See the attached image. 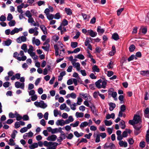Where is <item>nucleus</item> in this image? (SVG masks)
Instances as JSON below:
<instances>
[{
	"mask_svg": "<svg viewBox=\"0 0 149 149\" xmlns=\"http://www.w3.org/2000/svg\"><path fill=\"white\" fill-rule=\"evenodd\" d=\"M134 134L136 135H137L141 132L140 129L141 127V124H139L138 125L134 126Z\"/></svg>",
	"mask_w": 149,
	"mask_h": 149,
	"instance_id": "nucleus-1",
	"label": "nucleus"
},
{
	"mask_svg": "<svg viewBox=\"0 0 149 149\" xmlns=\"http://www.w3.org/2000/svg\"><path fill=\"white\" fill-rule=\"evenodd\" d=\"M15 87L17 88H20L24 90V83H21L19 81H16L15 84Z\"/></svg>",
	"mask_w": 149,
	"mask_h": 149,
	"instance_id": "nucleus-2",
	"label": "nucleus"
},
{
	"mask_svg": "<svg viewBox=\"0 0 149 149\" xmlns=\"http://www.w3.org/2000/svg\"><path fill=\"white\" fill-rule=\"evenodd\" d=\"M115 148V145L112 143H110L109 144L108 143H106L104 145V149H112Z\"/></svg>",
	"mask_w": 149,
	"mask_h": 149,
	"instance_id": "nucleus-3",
	"label": "nucleus"
},
{
	"mask_svg": "<svg viewBox=\"0 0 149 149\" xmlns=\"http://www.w3.org/2000/svg\"><path fill=\"white\" fill-rule=\"evenodd\" d=\"M26 38L24 36H20L16 39V41L18 43H21L22 42L26 41Z\"/></svg>",
	"mask_w": 149,
	"mask_h": 149,
	"instance_id": "nucleus-4",
	"label": "nucleus"
},
{
	"mask_svg": "<svg viewBox=\"0 0 149 149\" xmlns=\"http://www.w3.org/2000/svg\"><path fill=\"white\" fill-rule=\"evenodd\" d=\"M22 30V28H20L19 29L15 28L10 33L11 35H13L16 33H18L19 31H21Z\"/></svg>",
	"mask_w": 149,
	"mask_h": 149,
	"instance_id": "nucleus-5",
	"label": "nucleus"
},
{
	"mask_svg": "<svg viewBox=\"0 0 149 149\" xmlns=\"http://www.w3.org/2000/svg\"><path fill=\"white\" fill-rule=\"evenodd\" d=\"M73 67L74 68H76L77 70L78 71H80L81 68L80 67V64L78 62L74 63L72 62V63Z\"/></svg>",
	"mask_w": 149,
	"mask_h": 149,
	"instance_id": "nucleus-6",
	"label": "nucleus"
},
{
	"mask_svg": "<svg viewBox=\"0 0 149 149\" xmlns=\"http://www.w3.org/2000/svg\"><path fill=\"white\" fill-rule=\"evenodd\" d=\"M133 120L134 121L136 124L139 123L141 121L140 116L139 115H134Z\"/></svg>",
	"mask_w": 149,
	"mask_h": 149,
	"instance_id": "nucleus-7",
	"label": "nucleus"
},
{
	"mask_svg": "<svg viewBox=\"0 0 149 149\" xmlns=\"http://www.w3.org/2000/svg\"><path fill=\"white\" fill-rule=\"evenodd\" d=\"M57 137L56 135L53 134L51 136H49L47 139L49 141H55L57 139Z\"/></svg>",
	"mask_w": 149,
	"mask_h": 149,
	"instance_id": "nucleus-8",
	"label": "nucleus"
},
{
	"mask_svg": "<svg viewBox=\"0 0 149 149\" xmlns=\"http://www.w3.org/2000/svg\"><path fill=\"white\" fill-rule=\"evenodd\" d=\"M88 33L92 37H94L97 35V33L94 31L92 30H88Z\"/></svg>",
	"mask_w": 149,
	"mask_h": 149,
	"instance_id": "nucleus-9",
	"label": "nucleus"
},
{
	"mask_svg": "<svg viewBox=\"0 0 149 149\" xmlns=\"http://www.w3.org/2000/svg\"><path fill=\"white\" fill-rule=\"evenodd\" d=\"M79 95L81 97L83 96L84 97V99L86 100H87L88 98H90L91 96L90 95L87 93L84 94L83 93H79Z\"/></svg>",
	"mask_w": 149,
	"mask_h": 149,
	"instance_id": "nucleus-10",
	"label": "nucleus"
},
{
	"mask_svg": "<svg viewBox=\"0 0 149 149\" xmlns=\"http://www.w3.org/2000/svg\"><path fill=\"white\" fill-rule=\"evenodd\" d=\"M76 95L75 93H72L70 94H67L66 96V97L67 98L71 97L72 98L74 99L76 98Z\"/></svg>",
	"mask_w": 149,
	"mask_h": 149,
	"instance_id": "nucleus-11",
	"label": "nucleus"
},
{
	"mask_svg": "<svg viewBox=\"0 0 149 149\" xmlns=\"http://www.w3.org/2000/svg\"><path fill=\"white\" fill-rule=\"evenodd\" d=\"M56 124L57 126H63L64 125V120L63 119L58 120L56 122Z\"/></svg>",
	"mask_w": 149,
	"mask_h": 149,
	"instance_id": "nucleus-12",
	"label": "nucleus"
},
{
	"mask_svg": "<svg viewBox=\"0 0 149 149\" xmlns=\"http://www.w3.org/2000/svg\"><path fill=\"white\" fill-rule=\"evenodd\" d=\"M12 43V40L10 39H8L6 41H4L2 43L3 45L4 46H9Z\"/></svg>",
	"mask_w": 149,
	"mask_h": 149,
	"instance_id": "nucleus-13",
	"label": "nucleus"
},
{
	"mask_svg": "<svg viewBox=\"0 0 149 149\" xmlns=\"http://www.w3.org/2000/svg\"><path fill=\"white\" fill-rule=\"evenodd\" d=\"M119 144L120 147H126L127 146V142L123 141H120L119 142Z\"/></svg>",
	"mask_w": 149,
	"mask_h": 149,
	"instance_id": "nucleus-14",
	"label": "nucleus"
},
{
	"mask_svg": "<svg viewBox=\"0 0 149 149\" xmlns=\"http://www.w3.org/2000/svg\"><path fill=\"white\" fill-rule=\"evenodd\" d=\"M58 144L56 142H53V145L52 146H49L47 148V149H56V147Z\"/></svg>",
	"mask_w": 149,
	"mask_h": 149,
	"instance_id": "nucleus-15",
	"label": "nucleus"
},
{
	"mask_svg": "<svg viewBox=\"0 0 149 149\" xmlns=\"http://www.w3.org/2000/svg\"><path fill=\"white\" fill-rule=\"evenodd\" d=\"M47 107V105L44 103L42 100L40 101V102L39 107L43 109H45Z\"/></svg>",
	"mask_w": 149,
	"mask_h": 149,
	"instance_id": "nucleus-16",
	"label": "nucleus"
},
{
	"mask_svg": "<svg viewBox=\"0 0 149 149\" xmlns=\"http://www.w3.org/2000/svg\"><path fill=\"white\" fill-rule=\"evenodd\" d=\"M109 110L110 111H112L115 108L116 105V104L110 102L109 104Z\"/></svg>",
	"mask_w": 149,
	"mask_h": 149,
	"instance_id": "nucleus-17",
	"label": "nucleus"
},
{
	"mask_svg": "<svg viewBox=\"0 0 149 149\" xmlns=\"http://www.w3.org/2000/svg\"><path fill=\"white\" fill-rule=\"evenodd\" d=\"M32 42L33 43H35L37 46H39L40 44V41L38 39H35V37H33L32 39Z\"/></svg>",
	"mask_w": 149,
	"mask_h": 149,
	"instance_id": "nucleus-18",
	"label": "nucleus"
},
{
	"mask_svg": "<svg viewBox=\"0 0 149 149\" xmlns=\"http://www.w3.org/2000/svg\"><path fill=\"white\" fill-rule=\"evenodd\" d=\"M102 80L100 79L95 82V85L96 87L98 88H101V84L102 83Z\"/></svg>",
	"mask_w": 149,
	"mask_h": 149,
	"instance_id": "nucleus-19",
	"label": "nucleus"
},
{
	"mask_svg": "<svg viewBox=\"0 0 149 149\" xmlns=\"http://www.w3.org/2000/svg\"><path fill=\"white\" fill-rule=\"evenodd\" d=\"M40 27L43 31L44 34L45 35L47 34L46 28L45 26L43 25H41L40 26Z\"/></svg>",
	"mask_w": 149,
	"mask_h": 149,
	"instance_id": "nucleus-20",
	"label": "nucleus"
},
{
	"mask_svg": "<svg viewBox=\"0 0 149 149\" xmlns=\"http://www.w3.org/2000/svg\"><path fill=\"white\" fill-rule=\"evenodd\" d=\"M144 114L145 117L149 118V108H146L144 111Z\"/></svg>",
	"mask_w": 149,
	"mask_h": 149,
	"instance_id": "nucleus-21",
	"label": "nucleus"
},
{
	"mask_svg": "<svg viewBox=\"0 0 149 149\" xmlns=\"http://www.w3.org/2000/svg\"><path fill=\"white\" fill-rule=\"evenodd\" d=\"M33 47L32 45H30L29 46V49L27 50V52L30 55L34 53L33 52Z\"/></svg>",
	"mask_w": 149,
	"mask_h": 149,
	"instance_id": "nucleus-22",
	"label": "nucleus"
},
{
	"mask_svg": "<svg viewBox=\"0 0 149 149\" xmlns=\"http://www.w3.org/2000/svg\"><path fill=\"white\" fill-rule=\"evenodd\" d=\"M112 38L113 39L115 40H117L119 38V36L117 33H114L112 35Z\"/></svg>",
	"mask_w": 149,
	"mask_h": 149,
	"instance_id": "nucleus-23",
	"label": "nucleus"
},
{
	"mask_svg": "<svg viewBox=\"0 0 149 149\" xmlns=\"http://www.w3.org/2000/svg\"><path fill=\"white\" fill-rule=\"evenodd\" d=\"M53 142H48L47 141H45L43 143V145L45 146L48 147L49 146H52L53 145Z\"/></svg>",
	"mask_w": 149,
	"mask_h": 149,
	"instance_id": "nucleus-24",
	"label": "nucleus"
},
{
	"mask_svg": "<svg viewBox=\"0 0 149 149\" xmlns=\"http://www.w3.org/2000/svg\"><path fill=\"white\" fill-rule=\"evenodd\" d=\"M66 137V135L64 136H61L60 135V136L58 137L57 139V141L58 142H60L62 141L63 139H65Z\"/></svg>",
	"mask_w": 149,
	"mask_h": 149,
	"instance_id": "nucleus-25",
	"label": "nucleus"
},
{
	"mask_svg": "<svg viewBox=\"0 0 149 149\" xmlns=\"http://www.w3.org/2000/svg\"><path fill=\"white\" fill-rule=\"evenodd\" d=\"M84 114L83 113L77 112L75 114V116L77 118H82L84 116Z\"/></svg>",
	"mask_w": 149,
	"mask_h": 149,
	"instance_id": "nucleus-26",
	"label": "nucleus"
},
{
	"mask_svg": "<svg viewBox=\"0 0 149 149\" xmlns=\"http://www.w3.org/2000/svg\"><path fill=\"white\" fill-rule=\"evenodd\" d=\"M93 72H99L100 69L96 65H94L92 68Z\"/></svg>",
	"mask_w": 149,
	"mask_h": 149,
	"instance_id": "nucleus-27",
	"label": "nucleus"
},
{
	"mask_svg": "<svg viewBox=\"0 0 149 149\" xmlns=\"http://www.w3.org/2000/svg\"><path fill=\"white\" fill-rule=\"evenodd\" d=\"M65 10L66 13L68 15H70L72 14V11L69 8H65Z\"/></svg>",
	"mask_w": 149,
	"mask_h": 149,
	"instance_id": "nucleus-28",
	"label": "nucleus"
},
{
	"mask_svg": "<svg viewBox=\"0 0 149 149\" xmlns=\"http://www.w3.org/2000/svg\"><path fill=\"white\" fill-rule=\"evenodd\" d=\"M89 125V123L85 121L84 122H82L81 123L80 127V128L84 127H86L87 125Z\"/></svg>",
	"mask_w": 149,
	"mask_h": 149,
	"instance_id": "nucleus-29",
	"label": "nucleus"
},
{
	"mask_svg": "<svg viewBox=\"0 0 149 149\" xmlns=\"http://www.w3.org/2000/svg\"><path fill=\"white\" fill-rule=\"evenodd\" d=\"M105 125L107 126H109L112 124V122L111 120H104Z\"/></svg>",
	"mask_w": 149,
	"mask_h": 149,
	"instance_id": "nucleus-30",
	"label": "nucleus"
},
{
	"mask_svg": "<svg viewBox=\"0 0 149 149\" xmlns=\"http://www.w3.org/2000/svg\"><path fill=\"white\" fill-rule=\"evenodd\" d=\"M27 45L25 44H23L21 47L22 49L24 50L25 52H26L27 51Z\"/></svg>",
	"mask_w": 149,
	"mask_h": 149,
	"instance_id": "nucleus-31",
	"label": "nucleus"
},
{
	"mask_svg": "<svg viewBox=\"0 0 149 149\" xmlns=\"http://www.w3.org/2000/svg\"><path fill=\"white\" fill-rule=\"evenodd\" d=\"M74 133L75 136L77 138L79 137L82 136L83 134V133L81 132L80 133H79L77 131L74 132Z\"/></svg>",
	"mask_w": 149,
	"mask_h": 149,
	"instance_id": "nucleus-32",
	"label": "nucleus"
},
{
	"mask_svg": "<svg viewBox=\"0 0 149 149\" xmlns=\"http://www.w3.org/2000/svg\"><path fill=\"white\" fill-rule=\"evenodd\" d=\"M110 92H111V96L114 98L115 100H117V98H116L117 95V93L115 91L112 92L110 91Z\"/></svg>",
	"mask_w": 149,
	"mask_h": 149,
	"instance_id": "nucleus-33",
	"label": "nucleus"
},
{
	"mask_svg": "<svg viewBox=\"0 0 149 149\" xmlns=\"http://www.w3.org/2000/svg\"><path fill=\"white\" fill-rule=\"evenodd\" d=\"M120 125L122 129H125L126 127L125 122L123 120H121L120 123Z\"/></svg>",
	"mask_w": 149,
	"mask_h": 149,
	"instance_id": "nucleus-34",
	"label": "nucleus"
},
{
	"mask_svg": "<svg viewBox=\"0 0 149 149\" xmlns=\"http://www.w3.org/2000/svg\"><path fill=\"white\" fill-rule=\"evenodd\" d=\"M66 102L68 105L70 106L71 109H75V108L72 107V105H75V104H71V102L70 100L68 99L67 100H66Z\"/></svg>",
	"mask_w": 149,
	"mask_h": 149,
	"instance_id": "nucleus-35",
	"label": "nucleus"
},
{
	"mask_svg": "<svg viewBox=\"0 0 149 149\" xmlns=\"http://www.w3.org/2000/svg\"><path fill=\"white\" fill-rule=\"evenodd\" d=\"M97 31L99 33H101L102 34L104 32V29H101L100 26H99L97 28Z\"/></svg>",
	"mask_w": 149,
	"mask_h": 149,
	"instance_id": "nucleus-36",
	"label": "nucleus"
},
{
	"mask_svg": "<svg viewBox=\"0 0 149 149\" xmlns=\"http://www.w3.org/2000/svg\"><path fill=\"white\" fill-rule=\"evenodd\" d=\"M46 15L47 19L49 20H52L54 18V15L52 14H49Z\"/></svg>",
	"mask_w": 149,
	"mask_h": 149,
	"instance_id": "nucleus-37",
	"label": "nucleus"
},
{
	"mask_svg": "<svg viewBox=\"0 0 149 149\" xmlns=\"http://www.w3.org/2000/svg\"><path fill=\"white\" fill-rule=\"evenodd\" d=\"M38 146V143H34L32 145L29 146L30 148H37Z\"/></svg>",
	"mask_w": 149,
	"mask_h": 149,
	"instance_id": "nucleus-38",
	"label": "nucleus"
},
{
	"mask_svg": "<svg viewBox=\"0 0 149 149\" xmlns=\"http://www.w3.org/2000/svg\"><path fill=\"white\" fill-rule=\"evenodd\" d=\"M148 73H149V71L148 70L146 71L142 70L140 71V74L143 76H146V74H148Z\"/></svg>",
	"mask_w": 149,
	"mask_h": 149,
	"instance_id": "nucleus-39",
	"label": "nucleus"
},
{
	"mask_svg": "<svg viewBox=\"0 0 149 149\" xmlns=\"http://www.w3.org/2000/svg\"><path fill=\"white\" fill-rule=\"evenodd\" d=\"M78 43L77 42H72L71 43V46L72 48H75L77 46Z\"/></svg>",
	"mask_w": 149,
	"mask_h": 149,
	"instance_id": "nucleus-40",
	"label": "nucleus"
},
{
	"mask_svg": "<svg viewBox=\"0 0 149 149\" xmlns=\"http://www.w3.org/2000/svg\"><path fill=\"white\" fill-rule=\"evenodd\" d=\"M75 58H77L81 60L84 59V56L81 54H79L77 56H75Z\"/></svg>",
	"mask_w": 149,
	"mask_h": 149,
	"instance_id": "nucleus-41",
	"label": "nucleus"
},
{
	"mask_svg": "<svg viewBox=\"0 0 149 149\" xmlns=\"http://www.w3.org/2000/svg\"><path fill=\"white\" fill-rule=\"evenodd\" d=\"M82 101L83 100L82 99V98L80 97H79L77 98V102L75 103L77 104H77L78 105H80L81 104Z\"/></svg>",
	"mask_w": 149,
	"mask_h": 149,
	"instance_id": "nucleus-42",
	"label": "nucleus"
},
{
	"mask_svg": "<svg viewBox=\"0 0 149 149\" xmlns=\"http://www.w3.org/2000/svg\"><path fill=\"white\" fill-rule=\"evenodd\" d=\"M92 38H89L88 37L86 38V41L85 42V45L86 46H87L89 44H90L89 43L90 42V40H91Z\"/></svg>",
	"mask_w": 149,
	"mask_h": 149,
	"instance_id": "nucleus-43",
	"label": "nucleus"
},
{
	"mask_svg": "<svg viewBox=\"0 0 149 149\" xmlns=\"http://www.w3.org/2000/svg\"><path fill=\"white\" fill-rule=\"evenodd\" d=\"M42 48L45 50L46 51H48L49 50V44H47L45 46H42Z\"/></svg>",
	"mask_w": 149,
	"mask_h": 149,
	"instance_id": "nucleus-44",
	"label": "nucleus"
},
{
	"mask_svg": "<svg viewBox=\"0 0 149 149\" xmlns=\"http://www.w3.org/2000/svg\"><path fill=\"white\" fill-rule=\"evenodd\" d=\"M135 47L134 45H132L129 47V51L131 52H133L135 49Z\"/></svg>",
	"mask_w": 149,
	"mask_h": 149,
	"instance_id": "nucleus-45",
	"label": "nucleus"
},
{
	"mask_svg": "<svg viewBox=\"0 0 149 149\" xmlns=\"http://www.w3.org/2000/svg\"><path fill=\"white\" fill-rule=\"evenodd\" d=\"M101 83L102 84V85H101V88H105L107 84L106 81H102V83Z\"/></svg>",
	"mask_w": 149,
	"mask_h": 149,
	"instance_id": "nucleus-46",
	"label": "nucleus"
},
{
	"mask_svg": "<svg viewBox=\"0 0 149 149\" xmlns=\"http://www.w3.org/2000/svg\"><path fill=\"white\" fill-rule=\"evenodd\" d=\"M79 124V121H76L74 123H71L70 124V126L73 127H77Z\"/></svg>",
	"mask_w": 149,
	"mask_h": 149,
	"instance_id": "nucleus-47",
	"label": "nucleus"
},
{
	"mask_svg": "<svg viewBox=\"0 0 149 149\" xmlns=\"http://www.w3.org/2000/svg\"><path fill=\"white\" fill-rule=\"evenodd\" d=\"M8 144L11 146H14L15 145V143L14 142V140L13 139H10Z\"/></svg>",
	"mask_w": 149,
	"mask_h": 149,
	"instance_id": "nucleus-48",
	"label": "nucleus"
},
{
	"mask_svg": "<svg viewBox=\"0 0 149 149\" xmlns=\"http://www.w3.org/2000/svg\"><path fill=\"white\" fill-rule=\"evenodd\" d=\"M124 96L123 95H120L119 96L118 99L120 101L121 104H123L124 103L123 101Z\"/></svg>",
	"mask_w": 149,
	"mask_h": 149,
	"instance_id": "nucleus-49",
	"label": "nucleus"
},
{
	"mask_svg": "<svg viewBox=\"0 0 149 149\" xmlns=\"http://www.w3.org/2000/svg\"><path fill=\"white\" fill-rule=\"evenodd\" d=\"M8 23V24L9 26H14L15 24V20H11Z\"/></svg>",
	"mask_w": 149,
	"mask_h": 149,
	"instance_id": "nucleus-50",
	"label": "nucleus"
},
{
	"mask_svg": "<svg viewBox=\"0 0 149 149\" xmlns=\"http://www.w3.org/2000/svg\"><path fill=\"white\" fill-rule=\"evenodd\" d=\"M25 14L26 16L28 17V18L31 17H32V14L30 11L29 10L26 11Z\"/></svg>",
	"mask_w": 149,
	"mask_h": 149,
	"instance_id": "nucleus-51",
	"label": "nucleus"
},
{
	"mask_svg": "<svg viewBox=\"0 0 149 149\" xmlns=\"http://www.w3.org/2000/svg\"><path fill=\"white\" fill-rule=\"evenodd\" d=\"M100 135L99 134L96 135V137L95 139V142L96 143H98L100 141Z\"/></svg>",
	"mask_w": 149,
	"mask_h": 149,
	"instance_id": "nucleus-52",
	"label": "nucleus"
},
{
	"mask_svg": "<svg viewBox=\"0 0 149 149\" xmlns=\"http://www.w3.org/2000/svg\"><path fill=\"white\" fill-rule=\"evenodd\" d=\"M145 146L146 143L144 141H142L139 143V146L141 148H144Z\"/></svg>",
	"mask_w": 149,
	"mask_h": 149,
	"instance_id": "nucleus-53",
	"label": "nucleus"
},
{
	"mask_svg": "<svg viewBox=\"0 0 149 149\" xmlns=\"http://www.w3.org/2000/svg\"><path fill=\"white\" fill-rule=\"evenodd\" d=\"M60 17V13H56L54 16V18L56 19H59Z\"/></svg>",
	"mask_w": 149,
	"mask_h": 149,
	"instance_id": "nucleus-54",
	"label": "nucleus"
},
{
	"mask_svg": "<svg viewBox=\"0 0 149 149\" xmlns=\"http://www.w3.org/2000/svg\"><path fill=\"white\" fill-rule=\"evenodd\" d=\"M113 63L112 61H110V62L107 66V67L109 69L112 68H113V66H112V65H113Z\"/></svg>",
	"mask_w": 149,
	"mask_h": 149,
	"instance_id": "nucleus-55",
	"label": "nucleus"
},
{
	"mask_svg": "<svg viewBox=\"0 0 149 149\" xmlns=\"http://www.w3.org/2000/svg\"><path fill=\"white\" fill-rule=\"evenodd\" d=\"M13 18V16L11 14L9 13L7 17V20L8 21H11Z\"/></svg>",
	"mask_w": 149,
	"mask_h": 149,
	"instance_id": "nucleus-56",
	"label": "nucleus"
},
{
	"mask_svg": "<svg viewBox=\"0 0 149 149\" xmlns=\"http://www.w3.org/2000/svg\"><path fill=\"white\" fill-rule=\"evenodd\" d=\"M64 26H66L68 25V21L65 19H64L62 24Z\"/></svg>",
	"mask_w": 149,
	"mask_h": 149,
	"instance_id": "nucleus-57",
	"label": "nucleus"
},
{
	"mask_svg": "<svg viewBox=\"0 0 149 149\" xmlns=\"http://www.w3.org/2000/svg\"><path fill=\"white\" fill-rule=\"evenodd\" d=\"M27 130V128L25 127L23 128H22L20 130V132L22 133H23L26 132Z\"/></svg>",
	"mask_w": 149,
	"mask_h": 149,
	"instance_id": "nucleus-58",
	"label": "nucleus"
},
{
	"mask_svg": "<svg viewBox=\"0 0 149 149\" xmlns=\"http://www.w3.org/2000/svg\"><path fill=\"white\" fill-rule=\"evenodd\" d=\"M31 56L34 60H36L38 58V56L36 55L35 53H33L31 55Z\"/></svg>",
	"mask_w": 149,
	"mask_h": 149,
	"instance_id": "nucleus-59",
	"label": "nucleus"
},
{
	"mask_svg": "<svg viewBox=\"0 0 149 149\" xmlns=\"http://www.w3.org/2000/svg\"><path fill=\"white\" fill-rule=\"evenodd\" d=\"M120 111L124 112L126 110L125 106L124 104L121 105L120 106Z\"/></svg>",
	"mask_w": 149,
	"mask_h": 149,
	"instance_id": "nucleus-60",
	"label": "nucleus"
},
{
	"mask_svg": "<svg viewBox=\"0 0 149 149\" xmlns=\"http://www.w3.org/2000/svg\"><path fill=\"white\" fill-rule=\"evenodd\" d=\"M22 118L23 120L24 121L28 120H29V117L27 115H24Z\"/></svg>",
	"mask_w": 149,
	"mask_h": 149,
	"instance_id": "nucleus-61",
	"label": "nucleus"
},
{
	"mask_svg": "<svg viewBox=\"0 0 149 149\" xmlns=\"http://www.w3.org/2000/svg\"><path fill=\"white\" fill-rule=\"evenodd\" d=\"M99 134L100 135V136L101 137L102 139H104L107 136L106 133L104 132L100 133Z\"/></svg>",
	"mask_w": 149,
	"mask_h": 149,
	"instance_id": "nucleus-62",
	"label": "nucleus"
},
{
	"mask_svg": "<svg viewBox=\"0 0 149 149\" xmlns=\"http://www.w3.org/2000/svg\"><path fill=\"white\" fill-rule=\"evenodd\" d=\"M80 35V33L78 31L76 33V35L74 36L73 38L74 39H77L78 38Z\"/></svg>",
	"mask_w": 149,
	"mask_h": 149,
	"instance_id": "nucleus-63",
	"label": "nucleus"
},
{
	"mask_svg": "<svg viewBox=\"0 0 149 149\" xmlns=\"http://www.w3.org/2000/svg\"><path fill=\"white\" fill-rule=\"evenodd\" d=\"M146 141L148 144H149V135L147 134L146 136Z\"/></svg>",
	"mask_w": 149,
	"mask_h": 149,
	"instance_id": "nucleus-64",
	"label": "nucleus"
}]
</instances>
